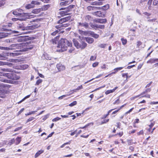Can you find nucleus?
Returning <instances> with one entry per match:
<instances>
[{
  "mask_svg": "<svg viewBox=\"0 0 158 158\" xmlns=\"http://www.w3.org/2000/svg\"><path fill=\"white\" fill-rule=\"evenodd\" d=\"M72 45V43H70L66 39H61L57 46V48H59V49H57V51L59 52L65 51L67 50L68 46L71 47Z\"/></svg>",
  "mask_w": 158,
  "mask_h": 158,
  "instance_id": "nucleus-1",
  "label": "nucleus"
},
{
  "mask_svg": "<svg viewBox=\"0 0 158 158\" xmlns=\"http://www.w3.org/2000/svg\"><path fill=\"white\" fill-rule=\"evenodd\" d=\"M13 14L16 15H19L21 18V21L25 20L27 19H29L33 17V15H30L28 13H23V14L17 12L16 11H13Z\"/></svg>",
  "mask_w": 158,
  "mask_h": 158,
  "instance_id": "nucleus-2",
  "label": "nucleus"
},
{
  "mask_svg": "<svg viewBox=\"0 0 158 158\" xmlns=\"http://www.w3.org/2000/svg\"><path fill=\"white\" fill-rule=\"evenodd\" d=\"M73 42L74 46L77 48L82 49H84L87 46V44L85 42L81 41L79 43L75 39L73 40Z\"/></svg>",
  "mask_w": 158,
  "mask_h": 158,
  "instance_id": "nucleus-3",
  "label": "nucleus"
},
{
  "mask_svg": "<svg viewBox=\"0 0 158 158\" xmlns=\"http://www.w3.org/2000/svg\"><path fill=\"white\" fill-rule=\"evenodd\" d=\"M3 76L7 77L10 79L17 80L19 79L20 76L15 73H5L3 74Z\"/></svg>",
  "mask_w": 158,
  "mask_h": 158,
  "instance_id": "nucleus-4",
  "label": "nucleus"
},
{
  "mask_svg": "<svg viewBox=\"0 0 158 158\" xmlns=\"http://www.w3.org/2000/svg\"><path fill=\"white\" fill-rule=\"evenodd\" d=\"M6 31L7 32H9L0 33V39L7 37L12 33H18V32L17 31H12L11 30L8 29H6Z\"/></svg>",
  "mask_w": 158,
  "mask_h": 158,
  "instance_id": "nucleus-5",
  "label": "nucleus"
},
{
  "mask_svg": "<svg viewBox=\"0 0 158 158\" xmlns=\"http://www.w3.org/2000/svg\"><path fill=\"white\" fill-rule=\"evenodd\" d=\"M17 53H4L1 54L0 56V60H5L6 59V56H14L18 55Z\"/></svg>",
  "mask_w": 158,
  "mask_h": 158,
  "instance_id": "nucleus-6",
  "label": "nucleus"
},
{
  "mask_svg": "<svg viewBox=\"0 0 158 158\" xmlns=\"http://www.w3.org/2000/svg\"><path fill=\"white\" fill-rule=\"evenodd\" d=\"M22 44H24V45L22 46V49L23 51H27L31 50L33 48L32 45H26L25 43H22Z\"/></svg>",
  "mask_w": 158,
  "mask_h": 158,
  "instance_id": "nucleus-7",
  "label": "nucleus"
},
{
  "mask_svg": "<svg viewBox=\"0 0 158 158\" xmlns=\"http://www.w3.org/2000/svg\"><path fill=\"white\" fill-rule=\"evenodd\" d=\"M77 26L79 28H81L82 27L87 28H88L89 26L88 24L86 22L84 23L78 22L77 23Z\"/></svg>",
  "mask_w": 158,
  "mask_h": 158,
  "instance_id": "nucleus-8",
  "label": "nucleus"
},
{
  "mask_svg": "<svg viewBox=\"0 0 158 158\" xmlns=\"http://www.w3.org/2000/svg\"><path fill=\"white\" fill-rule=\"evenodd\" d=\"M71 18V17L70 16L66 17L65 18H64L60 19L57 22L59 24H63L64 22H66V21L69 20Z\"/></svg>",
  "mask_w": 158,
  "mask_h": 158,
  "instance_id": "nucleus-9",
  "label": "nucleus"
},
{
  "mask_svg": "<svg viewBox=\"0 0 158 158\" xmlns=\"http://www.w3.org/2000/svg\"><path fill=\"white\" fill-rule=\"evenodd\" d=\"M24 45V44H14L11 45L10 47V48H14V49L15 48L19 49V48L20 49H22V46H23Z\"/></svg>",
  "mask_w": 158,
  "mask_h": 158,
  "instance_id": "nucleus-10",
  "label": "nucleus"
},
{
  "mask_svg": "<svg viewBox=\"0 0 158 158\" xmlns=\"http://www.w3.org/2000/svg\"><path fill=\"white\" fill-rule=\"evenodd\" d=\"M18 28L20 29L21 30L24 31L27 30V26L25 27L23 23L19 24L18 26Z\"/></svg>",
  "mask_w": 158,
  "mask_h": 158,
  "instance_id": "nucleus-11",
  "label": "nucleus"
},
{
  "mask_svg": "<svg viewBox=\"0 0 158 158\" xmlns=\"http://www.w3.org/2000/svg\"><path fill=\"white\" fill-rule=\"evenodd\" d=\"M94 21L96 23H104L106 22V19H96L94 20Z\"/></svg>",
  "mask_w": 158,
  "mask_h": 158,
  "instance_id": "nucleus-12",
  "label": "nucleus"
},
{
  "mask_svg": "<svg viewBox=\"0 0 158 158\" xmlns=\"http://www.w3.org/2000/svg\"><path fill=\"white\" fill-rule=\"evenodd\" d=\"M56 67L59 71H61L65 70V67L61 64H58L56 65Z\"/></svg>",
  "mask_w": 158,
  "mask_h": 158,
  "instance_id": "nucleus-13",
  "label": "nucleus"
},
{
  "mask_svg": "<svg viewBox=\"0 0 158 158\" xmlns=\"http://www.w3.org/2000/svg\"><path fill=\"white\" fill-rule=\"evenodd\" d=\"M75 6L74 5H69L67 7H65V8H60V10H63L64 9H66V10L68 11V12H69L73 8H74V7Z\"/></svg>",
  "mask_w": 158,
  "mask_h": 158,
  "instance_id": "nucleus-14",
  "label": "nucleus"
},
{
  "mask_svg": "<svg viewBox=\"0 0 158 158\" xmlns=\"http://www.w3.org/2000/svg\"><path fill=\"white\" fill-rule=\"evenodd\" d=\"M94 15L98 17H104L105 15L101 11H98L94 12Z\"/></svg>",
  "mask_w": 158,
  "mask_h": 158,
  "instance_id": "nucleus-15",
  "label": "nucleus"
},
{
  "mask_svg": "<svg viewBox=\"0 0 158 158\" xmlns=\"http://www.w3.org/2000/svg\"><path fill=\"white\" fill-rule=\"evenodd\" d=\"M28 66L26 64H22L17 66V68H16V69H25L27 68Z\"/></svg>",
  "mask_w": 158,
  "mask_h": 158,
  "instance_id": "nucleus-16",
  "label": "nucleus"
},
{
  "mask_svg": "<svg viewBox=\"0 0 158 158\" xmlns=\"http://www.w3.org/2000/svg\"><path fill=\"white\" fill-rule=\"evenodd\" d=\"M85 19L87 22H89L92 21L93 19L92 17L89 15H87L84 16Z\"/></svg>",
  "mask_w": 158,
  "mask_h": 158,
  "instance_id": "nucleus-17",
  "label": "nucleus"
},
{
  "mask_svg": "<svg viewBox=\"0 0 158 158\" xmlns=\"http://www.w3.org/2000/svg\"><path fill=\"white\" fill-rule=\"evenodd\" d=\"M87 9L88 10H91L100 9V7L89 6L87 7Z\"/></svg>",
  "mask_w": 158,
  "mask_h": 158,
  "instance_id": "nucleus-18",
  "label": "nucleus"
},
{
  "mask_svg": "<svg viewBox=\"0 0 158 158\" xmlns=\"http://www.w3.org/2000/svg\"><path fill=\"white\" fill-rule=\"evenodd\" d=\"M89 33L92 36L95 38L97 39L99 37L98 35L95 33L93 31H90L89 32Z\"/></svg>",
  "mask_w": 158,
  "mask_h": 158,
  "instance_id": "nucleus-19",
  "label": "nucleus"
},
{
  "mask_svg": "<svg viewBox=\"0 0 158 158\" xmlns=\"http://www.w3.org/2000/svg\"><path fill=\"white\" fill-rule=\"evenodd\" d=\"M38 26L37 24L33 25L31 26H27V30H33L37 28Z\"/></svg>",
  "mask_w": 158,
  "mask_h": 158,
  "instance_id": "nucleus-20",
  "label": "nucleus"
},
{
  "mask_svg": "<svg viewBox=\"0 0 158 158\" xmlns=\"http://www.w3.org/2000/svg\"><path fill=\"white\" fill-rule=\"evenodd\" d=\"M86 41L89 44H91L94 41V39L90 37L85 38Z\"/></svg>",
  "mask_w": 158,
  "mask_h": 158,
  "instance_id": "nucleus-21",
  "label": "nucleus"
},
{
  "mask_svg": "<svg viewBox=\"0 0 158 158\" xmlns=\"http://www.w3.org/2000/svg\"><path fill=\"white\" fill-rule=\"evenodd\" d=\"M15 40L18 42H23L24 40V38L21 36L15 38Z\"/></svg>",
  "mask_w": 158,
  "mask_h": 158,
  "instance_id": "nucleus-22",
  "label": "nucleus"
},
{
  "mask_svg": "<svg viewBox=\"0 0 158 158\" xmlns=\"http://www.w3.org/2000/svg\"><path fill=\"white\" fill-rule=\"evenodd\" d=\"M41 9L40 8L34 9L32 10V13L35 14H37L41 11Z\"/></svg>",
  "mask_w": 158,
  "mask_h": 158,
  "instance_id": "nucleus-23",
  "label": "nucleus"
},
{
  "mask_svg": "<svg viewBox=\"0 0 158 158\" xmlns=\"http://www.w3.org/2000/svg\"><path fill=\"white\" fill-rule=\"evenodd\" d=\"M102 2L98 1H95L91 3V4L93 5L100 6L102 5Z\"/></svg>",
  "mask_w": 158,
  "mask_h": 158,
  "instance_id": "nucleus-24",
  "label": "nucleus"
},
{
  "mask_svg": "<svg viewBox=\"0 0 158 158\" xmlns=\"http://www.w3.org/2000/svg\"><path fill=\"white\" fill-rule=\"evenodd\" d=\"M78 31L79 33L82 35H87L89 33V32L83 31L80 30H79Z\"/></svg>",
  "mask_w": 158,
  "mask_h": 158,
  "instance_id": "nucleus-25",
  "label": "nucleus"
},
{
  "mask_svg": "<svg viewBox=\"0 0 158 158\" xmlns=\"http://www.w3.org/2000/svg\"><path fill=\"white\" fill-rule=\"evenodd\" d=\"M65 10L63 11L60 12V14L62 16H63L65 15H69L68 13V11L66 10V9H64Z\"/></svg>",
  "mask_w": 158,
  "mask_h": 158,
  "instance_id": "nucleus-26",
  "label": "nucleus"
},
{
  "mask_svg": "<svg viewBox=\"0 0 158 158\" xmlns=\"http://www.w3.org/2000/svg\"><path fill=\"white\" fill-rule=\"evenodd\" d=\"M71 1L69 2L68 1H66L63 2H61L60 3V6H65L66 5H68Z\"/></svg>",
  "mask_w": 158,
  "mask_h": 158,
  "instance_id": "nucleus-27",
  "label": "nucleus"
},
{
  "mask_svg": "<svg viewBox=\"0 0 158 158\" xmlns=\"http://www.w3.org/2000/svg\"><path fill=\"white\" fill-rule=\"evenodd\" d=\"M1 70L4 72H13V70L11 69H2Z\"/></svg>",
  "mask_w": 158,
  "mask_h": 158,
  "instance_id": "nucleus-28",
  "label": "nucleus"
},
{
  "mask_svg": "<svg viewBox=\"0 0 158 158\" xmlns=\"http://www.w3.org/2000/svg\"><path fill=\"white\" fill-rule=\"evenodd\" d=\"M44 152L43 150H40L35 155V157H37L43 153Z\"/></svg>",
  "mask_w": 158,
  "mask_h": 158,
  "instance_id": "nucleus-29",
  "label": "nucleus"
},
{
  "mask_svg": "<svg viewBox=\"0 0 158 158\" xmlns=\"http://www.w3.org/2000/svg\"><path fill=\"white\" fill-rule=\"evenodd\" d=\"M109 7H110V6H109V4H107L106 5L102 7H101L102 8H101V9H102L104 10H107L109 8Z\"/></svg>",
  "mask_w": 158,
  "mask_h": 158,
  "instance_id": "nucleus-30",
  "label": "nucleus"
},
{
  "mask_svg": "<svg viewBox=\"0 0 158 158\" xmlns=\"http://www.w3.org/2000/svg\"><path fill=\"white\" fill-rule=\"evenodd\" d=\"M155 59H150L149 60H148L147 62V63L148 64H152L155 63Z\"/></svg>",
  "mask_w": 158,
  "mask_h": 158,
  "instance_id": "nucleus-31",
  "label": "nucleus"
},
{
  "mask_svg": "<svg viewBox=\"0 0 158 158\" xmlns=\"http://www.w3.org/2000/svg\"><path fill=\"white\" fill-rule=\"evenodd\" d=\"M34 7V5H33L32 3H31V4H29L27 5L26 7L27 9H29L31 8H33Z\"/></svg>",
  "mask_w": 158,
  "mask_h": 158,
  "instance_id": "nucleus-32",
  "label": "nucleus"
},
{
  "mask_svg": "<svg viewBox=\"0 0 158 158\" xmlns=\"http://www.w3.org/2000/svg\"><path fill=\"white\" fill-rule=\"evenodd\" d=\"M114 109H112L109 110L107 114H106L104 115L103 116V117L102 118V119H104L106 118L107 116L109 115V113L112 111V110H113Z\"/></svg>",
  "mask_w": 158,
  "mask_h": 158,
  "instance_id": "nucleus-33",
  "label": "nucleus"
},
{
  "mask_svg": "<svg viewBox=\"0 0 158 158\" xmlns=\"http://www.w3.org/2000/svg\"><path fill=\"white\" fill-rule=\"evenodd\" d=\"M21 141V138L18 137L16 139V144L17 145Z\"/></svg>",
  "mask_w": 158,
  "mask_h": 158,
  "instance_id": "nucleus-34",
  "label": "nucleus"
},
{
  "mask_svg": "<svg viewBox=\"0 0 158 158\" xmlns=\"http://www.w3.org/2000/svg\"><path fill=\"white\" fill-rule=\"evenodd\" d=\"M90 26L92 28H94L95 29H96L98 28V25L96 24H90Z\"/></svg>",
  "mask_w": 158,
  "mask_h": 158,
  "instance_id": "nucleus-35",
  "label": "nucleus"
},
{
  "mask_svg": "<svg viewBox=\"0 0 158 158\" xmlns=\"http://www.w3.org/2000/svg\"><path fill=\"white\" fill-rule=\"evenodd\" d=\"M43 81L42 79H39L36 82L35 84V85H39Z\"/></svg>",
  "mask_w": 158,
  "mask_h": 158,
  "instance_id": "nucleus-36",
  "label": "nucleus"
},
{
  "mask_svg": "<svg viewBox=\"0 0 158 158\" xmlns=\"http://www.w3.org/2000/svg\"><path fill=\"white\" fill-rule=\"evenodd\" d=\"M121 40L122 41V44L123 45H125L127 44V41L126 39H124L123 38H122L121 39Z\"/></svg>",
  "mask_w": 158,
  "mask_h": 158,
  "instance_id": "nucleus-37",
  "label": "nucleus"
},
{
  "mask_svg": "<svg viewBox=\"0 0 158 158\" xmlns=\"http://www.w3.org/2000/svg\"><path fill=\"white\" fill-rule=\"evenodd\" d=\"M77 104V102L76 101H74L70 104L69 105V106L72 107L75 105H76Z\"/></svg>",
  "mask_w": 158,
  "mask_h": 158,
  "instance_id": "nucleus-38",
  "label": "nucleus"
},
{
  "mask_svg": "<svg viewBox=\"0 0 158 158\" xmlns=\"http://www.w3.org/2000/svg\"><path fill=\"white\" fill-rule=\"evenodd\" d=\"M15 142V139H11L8 143V144L10 145H11L13 144Z\"/></svg>",
  "mask_w": 158,
  "mask_h": 158,
  "instance_id": "nucleus-39",
  "label": "nucleus"
},
{
  "mask_svg": "<svg viewBox=\"0 0 158 158\" xmlns=\"http://www.w3.org/2000/svg\"><path fill=\"white\" fill-rule=\"evenodd\" d=\"M70 95V94H66V95H63L62 96H61L60 97H59V98H58V99H62L63 98H65L66 97H67V96H69V95Z\"/></svg>",
  "mask_w": 158,
  "mask_h": 158,
  "instance_id": "nucleus-40",
  "label": "nucleus"
},
{
  "mask_svg": "<svg viewBox=\"0 0 158 158\" xmlns=\"http://www.w3.org/2000/svg\"><path fill=\"white\" fill-rule=\"evenodd\" d=\"M31 3H32L33 5H34V6L35 5H39L40 4L39 2H37V1H32V2H31Z\"/></svg>",
  "mask_w": 158,
  "mask_h": 158,
  "instance_id": "nucleus-41",
  "label": "nucleus"
},
{
  "mask_svg": "<svg viewBox=\"0 0 158 158\" xmlns=\"http://www.w3.org/2000/svg\"><path fill=\"white\" fill-rule=\"evenodd\" d=\"M0 81L2 82H6L7 83H9L10 82V81L7 80V79H0Z\"/></svg>",
  "mask_w": 158,
  "mask_h": 158,
  "instance_id": "nucleus-42",
  "label": "nucleus"
},
{
  "mask_svg": "<svg viewBox=\"0 0 158 158\" xmlns=\"http://www.w3.org/2000/svg\"><path fill=\"white\" fill-rule=\"evenodd\" d=\"M123 68V67H120L118 68H116L114 69V70L116 72L118 71H120Z\"/></svg>",
  "mask_w": 158,
  "mask_h": 158,
  "instance_id": "nucleus-43",
  "label": "nucleus"
},
{
  "mask_svg": "<svg viewBox=\"0 0 158 158\" xmlns=\"http://www.w3.org/2000/svg\"><path fill=\"white\" fill-rule=\"evenodd\" d=\"M113 92L112 90H107L105 92V94L107 95Z\"/></svg>",
  "mask_w": 158,
  "mask_h": 158,
  "instance_id": "nucleus-44",
  "label": "nucleus"
},
{
  "mask_svg": "<svg viewBox=\"0 0 158 158\" xmlns=\"http://www.w3.org/2000/svg\"><path fill=\"white\" fill-rule=\"evenodd\" d=\"M83 87L82 86V85H81L79 86L77 89H75L73 90V91L74 92H76V90H79V89H82Z\"/></svg>",
  "mask_w": 158,
  "mask_h": 158,
  "instance_id": "nucleus-45",
  "label": "nucleus"
},
{
  "mask_svg": "<svg viewBox=\"0 0 158 158\" xmlns=\"http://www.w3.org/2000/svg\"><path fill=\"white\" fill-rule=\"evenodd\" d=\"M35 119L33 117H30L28 119L26 123H27L28 122H29L30 121H31L33 120L34 119Z\"/></svg>",
  "mask_w": 158,
  "mask_h": 158,
  "instance_id": "nucleus-46",
  "label": "nucleus"
},
{
  "mask_svg": "<svg viewBox=\"0 0 158 158\" xmlns=\"http://www.w3.org/2000/svg\"><path fill=\"white\" fill-rule=\"evenodd\" d=\"M61 119V118H60L58 117H57L56 118H54V119H53L52 120V121L53 122H56V121H58L59 120H60Z\"/></svg>",
  "mask_w": 158,
  "mask_h": 158,
  "instance_id": "nucleus-47",
  "label": "nucleus"
},
{
  "mask_svg": "<svg viewBox=\"0 0 158 158\" xmlns=\"http://www.w3.org/2000/svg\"><path fill=\"white\" fill-rule=\"evenodd\" d=\"M109 119H107L106 120H105L103 121H102L101 122V124L102 125V124H103L104 123H106L108 122L109 121Z\"/></svg>",
  "mask_w": 158,
  "mask_h": 158,
  "instance_id": "nucleus-48",
  "label": "nucleus"
},
{
  "mask_svg": "<svg viewBox=\"0 0 158 158\" xmlns=\"http://www.w3.org/2000/svg\"><path fill=\"white\" fill-rule=\"evenodd\" d=\"M96 58V56H91L90 57V60H95Z\"/></svg>",
  "mask_w": 158,
  "mask_h": 158,
  "instance_id": "nucleus-49",
  "label": "nucleus"
},
{
  "mask_svg": "<svg viewBox=\"0 0 158 158\" xmlns=\"http://www.w3.org/2000/svg\"><path fill=\"white\" fill-rule=\"evenodd\" d=\"M5 2L3 0L0 1V7L3 6L5 4Z\"/></svg>",
  "mask_w": 158,
  "mask_h": 158,
  "instance_id": "nucleus-50",
  "label": "nucleus"
},
{
  "mask_svg": "<svg viewBox=\"0 0 158 158\" xmlns=\"http://www.w3.org/2000/svg\"><path fill=\"white\" fill-rule=\"evenodd\" d=\"M98 62H95L93 64L92 66L93 67H95L98 65Z\"/></svg>",
  "mask_w": 158,
  "mask_h": 158,
  "instance_id": "nucleus-51",
  "label": "nucleus"
},
{
  "mask_svg": "<svg viewBox=\"0 0 158 158\" xmlns=\"http://www.w3.org/2000/svg\"><path fill=\"white\" fill-rule=\"evenodd\" d=\"M20 19L21 18L20 17L19 18H12V20L13 21H16L18 20H21Z\"/></svg>",
  "mask_w": 158,
  "mask_h": 158,
  "instance_id": "nucleus-52",
  "label": "nucleus"
},
{
  "mask_svg": "<svg viewBox=\"0 0 158 158\" xmlns=\"http://www.w3.org/2000/svg\"><path fill=\"white\" fill-rule=\"evenodd\" d=\"M105 27L104 25H98V28H99L101 29H103Z\"/></svg>",
  "mask_w": 158,
  "mask_h": 158,
  "instance_id": "nucleus-53",
  "label": "nucleus"
},
{
  "mask_svg": "<svg viewBox=\"0 0 158 158\" xmlns=\"http://www.w3.org/2000/svg\"><path fill=\"white\" fill-rule=\"evenodd\" d=\"M62 24H60L59 25L56 26V27L57 29H59L63 27Z\"/></svg>",
  "mask_w": 158,
  "mask_h": 158,
  "instance_id": "nucleus-54",
  "label": "nucleus"
},
{
  "mask_svg": "<svg viewBox=\"0 0 158 158\" xmlns=\"http://www.w3.org/2000/svg\"><path fill=\"white\" fill-rule=\"evenodd\" d=\"M105 85H103V86H102L99 87V88H98L94 90H93V91H92L91 92H94V91H96V90H99V89H101L102 88H103L105 87Z\"/></svg>",
  "mask_w": 158,
  "mask_h": 158,
  "instance_id": "nucleus-55",
  "label": "nucleus"
},
{
  "mask_svg": "<svg viewBox=\"0 0 158 158\" xmlns=\"http://www.w3.org/2000/svg\"><path fill=\"white\" fill-rule=\"evenodd\" d=\"M134 109V108H131V109L129 110H128V111H127V112H126L125 114V115H127V114H128V113H130L131 112V111L133 110V109Z\"/></svg>",
  "mask_w": 158,
  "mask_h": 158,
  "instance_id": "nucleus-56",
  "label": "nucleus"
},
{
  "mask_svg": "<svg viewBox=\"0 0 158 158\" xmlns=\"http://www.w3.org/2000/svg\"><path fill=\"white\" fill-rule=\"evenodd\" d=\"M17 60L13 59H9V60H8V61H9L10 62H16V61Z\"/></svg>",
  "mask_w": 158,
  "mask_h": 158,
  "instance_id": "nucleus-57",
  "label": "nucleus"
},
{
  "mask_svg": "<svg viewBox=\"0 0 158 158\" xmlns=\"http://www.w3.org/2000/svg\"><path fill=\"white\" fill-rule=\"evenodd\" d=\"M143 14L146 16L147 17V18H148V17L150 15V14L148 13L147 12H144L143 13Z\"/></svg>",
  "mask_w": 158,
  "mask_h": 158,
  "instance_id": "nucleus-58",
  "label": "nucleus"
},
{
  "mask_svg": "<svg viewBox=\"0 0 158 158\" xmlns=\"http://www.w3.org/2000/svg\"><path fill=\"white\" fill-rule=\"evenodd\" d=\"M106 44H101L99 46L101 48H104L106 46Z\"/></svg>",
  "mask_w": 158,
  "mask_h": 158,
  "instance_id": "nucleus-59",
  "label": "nucleus"
},
{
  "mask_svg": "<svg viewBox=\"0 0 158 158\" xmlns=\"http://www.w3.org/2000/svg\"><path fill=\"white\" fill-rule=\"evenodd\" d=\"M35 113V111H31L30 112H29V113L26 114H25L26 115H31L32 114H33Z\"/></svg>",
  "mask_w": 158,
  "mask_h": 158,
  "instance_id": "nucleus-60",
  "label": "nucleus"
},
{
  "mask_svg": "<svg viewBox=\"0 0 158 158\" xmlns=\"http://www.w3.org/2000/svg\"><path fill=\"white\" fill-rule=\"evenodd\" d=\"M142 44V43L140 41H138L137 42V46L138 48L139 47V46L141 45Z\"/></svg>",
  "mask_w": 158,
  "mask_h": 158,
  "instance_id": "nucleus-61",
  "label": "nucleus"
},
{
  "mask_svg": "<svg viewBox=\"0 0 158 158\" xmlns=\"http://www.w3.org/2000/svg\"><path fill=\"white\" fill-rule=\"evenodd\" d=\"M153 4L154 5H156L158 4V0H154L153 2Z\"/></svg>",
  "mask_w": 158,
  "mask_h": 158,
  "instance_id": "nucleus-62",
  "label": "nucleus"
},
{
  "mask_svg": "<svg viewBox=\"0 0 158 158\" xmlns=\"http://www.w3.org/2000/svg\"><path fill=\"white\" fill-rule=\"evenodd\" d=\"M59 32V30H57L55 31L54 32H53L52 33V35H56V34L57 33Z\"/></svg>",
  "mask_w": 158,
  "mask_h": 158,
  "instance_id": "nucleus-63",
  "label": "nucleus"
},
{
  "mask_svg": "<svg viewBox=\"0 0 158 158\" xmlns=\"http://www.w3.org/2000/svg\"><path fill=\"white\" fill-rule=\"evenodd\" d=\"M69 24L67 23H64V24H62V25H63V27H68L69 26Z\"/></svg>",
  "mask_w": 158,
  "mask_h": 158,
  "instance_id": "nucleus-64",
  "label": "nucleus"
}]
</instances>
